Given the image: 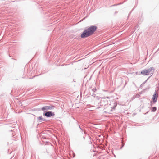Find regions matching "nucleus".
<instances>
[{"instance_id":"nucleus-1","label":"nucleus","mask_w":159,"mask_h":159,"mask_svg":"<svg viewBox=\"0 0 159 159\" xmlns=\"http://www.w3.org/2000/svg\"><path fill=\"white\" fill-rule=\"evenodd\" d=\"M97 27L95 26H92L85 30L81 35V38H86L92 34L96 30Z\"/></svg>"},{"instance_id":"nucleus-2","label":"nucleus","mask_w":159,"mask_h":159,"mask_svg":"<svg viewBox=\"0 0 159 159\" xmlns=\"http://www.w3.org/2000/svg\"><path fill=\"white\" fill-rule=\"evenodd\" d=\"M154 70V68L153 67H151L148 69H146L143 70L141 72V74L143 75H148L152 71L153 72Z\"/></svg>"},{"instance_id":"nucleus-3","label":"nucleus","mask_w":159,"mask_h":159,"mask_svg":"<svg viewBox=\"0 0 159 159\" xmlns=\"http://www.w3.org/2000/svg\"><path fill=\"white\" fill-rule=\"evenodd\" d=\"M54 107L52 105L45 106L42 107L41 109L43 111L46 110H51L53 109Z\"/></svg>"},{"instance_id":"nucleus-4","label":"nucleus","mask_w":159,"mask_h":159,"mask_svg":"<svg viewBox=\"0 0 159 159\" xmlns=\"http://www.w3.org/2000/svg\"><path fill=\"white\" fill-rule=\"evenodd\" d=\"M158 93L156 91L153 96L152 99L153 102L155 103L156 102L157 100V98H158Z\"/></svg>"},{"instance_id":"nucleus-5","label":"nucleus","mask_w":159,"mask_h":159,"mask_svg":"<svg viewBox=\"0 0 159 159\" xmlns=\"http://www.w3.org/2000/svg\"><path fill=\"white\" fill-rule=\"evenodd\" d=\"M104 98V100H101L100 104L101 106H105L108 104V101L105 98Z\"/></svg>"},{"instance_id":"nucleus-6","label":"nucleus","mask_w":159,"mask_h":159,"mask_svg":"<svg viewBox=\"0 0 159 159\" xmlns=\"http://www.w3.org/2000/svg\"><path fill=\"white\" fill-rule=\"evenodd\" d=\"M44 115L47 117H51L52 116L54 115V113H52L50 111H48L47 112H46L45 113Z\"/></svg>"},{"instance_id":"nucleus-7","label":"nucleus","mask_w":159,"mask_h":159,"mask_svg":"<svg viewBox=\"0 0 159 159\" xmlns=\"http://www.w3.org/2000/svg\"><path fill=\"white\" fill-rule=\"evenodd\" d=\"M37 119L38 120H40V122H42L45 120V119L43 118L42 116L38 117Z\"/></svg>"},{"instance_id":"nucleus-8","label":"nucleus","mask_w":159,"mask_h":159,"mask_svg":"<svg viewBox=\"0 0 159 159\" xmlns=\"http://www.w3.org/2000/svg\"><path fill=\"white\" fill-rule=\"evenodd\" d=\"M156 108L155 107H152L151 111L152 112H155L156 110Z\"/></svg>"},{"instance_id":"nucleus-9","label":"nucleus","mask_w":159,"mask_h":159,"mask_svg":"<svg viewBox=\"0 0 159 159\" xmlns=\"http://www.w3.org/2000/svg\"><path fill=\"white\" fill-rule=\"evenodd\" d=\"M92 90L93 92H95L96 90V89H92Z\"/></svg>"},{"instance_id":"nucleus-10","label":"nucleus","mask_w":159,"mask_h":159,"mask_svg":"<svg viewBox=\"0 0 159 159\" xmlns=\"http://www.w3.org/2000/svg\"><path fill=\"white\" fill-rule=\"evenodd\" d=\"M79 127L80 128V129H81V130H82L81 128L80 127V126L79 125Z\"/></svg>"},{"instance_id":"nucleus-11","label":"nucleus","mask_w":159,"mask_h":159,"mask_svg":"<svg viewBox=\"0 0 159 159\" xmlns=\"http://www.w3.org/2000/svg\"><path fill=\"white\" fill-rule=\"evenodd\" d=\"M115 107H116V106H115V107H113V109H114V108H115Z\"/></svg>"},{"instance_id":"nucleus-12","label":"nucleus","mask_w":159,"mask_h":159,"mask_svg":"<svg viewBox=\"0 0 159 159\" xmlns=\"http://www.w3.org/2000/svg\"><path fill=\"white\" fill-rule=\"evenodd\" d=\"M107 98H109V97H107Z\"/></svg>"},{"instance_id":"nucleus-13","label":"nucleus","mask_w":159,"mask_h":159,"mask_svg":"<svg viewBox=\"0 0 159 159\" xmlns=\"http://www.w3.org/2000/svg\"><path fill=\"white\" fill-rule=\"evenodd\" d=\"M137 72H136V74H137Z\"/></svg>"}]
</instances>
